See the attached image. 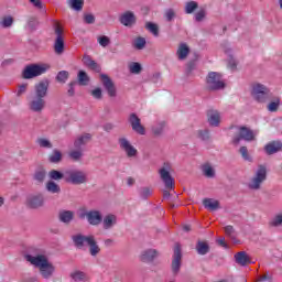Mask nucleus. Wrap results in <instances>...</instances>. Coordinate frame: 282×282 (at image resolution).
<instances>
[{"label":"nucleus","mask_w":282,"mask_h":282,"mask_svg":"<svg viewBox=\"0 0 282 282\" xmlns=\"http://www.w3.org/2000/svg\"><path fill=\"white\" fill-rule=\"evenodd\" d=\"M25 261L37 268L43 279H50L56 272V267L50 262L47 256L39 249H33L29 253L24 254Z\"/></svg>","instance_id":"obj_1"},{"label":"nucleus","mask_w":282,"mask_h":282,"mask_svg":"<svg viewBox=\"0 0 282 282\" xmlns=\"http://www.w3.org/2000/svg\"><path fill=\"white\" fill-rule=\"evenodd\" d=\"M50 89V79H43L34 86V94L29 104V108L34 113H41L45 109V98H47V90Z\"/></svg>","instance_id":"obj_2"},{"label":"nucleus","mask_w":282,"mask_h":282,"mask_svg":"<svg viewBox=\"0 0 282 282\" xmlns=\"http://www.w3.org/2000/svg\"><path fill=\"white\" fill-rule=\"evenodd\" d=\"M73 242L79 250H83L85 247H89V253L91 257H98V254H100V246H98L96 237L93 235L85 236L83 234H77L73 236Z\"/></svg>","instance_id":"obj_3"},{"label":"nucleus","mask_w":282,"mask_h":282,"mask_svg":"<svg viewBox=\"0 0 282 282\" xmlns=\"http://www.w3.org/2000/svg\"><path fill=\"white\" fill-rule=\"evenodd\" d=\"M206 85L208 91H220L226 89V83L223 79L221 73L209 72L206 77Z\"/></svg>","instance_id":"obj_4"},{"label":"nucleus","mask_w":282,"mask_h":282,"mask_svg":"<svg viewBox=\"0 0 282 282\" xmlns=\"http://www.w3.org/2000/svg\"><path fill=\"white\" fill-rule=\"evenodd\" d=\"M50 65L47 64H30L26 65L22 72V78L25 80H30L32 78H36V76H41L47 72Z\"/></svg>","instance_id":"obj_5"},{"label":"nucleus","mask_w":282,"mask_h":282,"mask_svg":"<svg viewBox=\"0 0 282 282\" xmlns=\"http://www.w3.org/2000/svg\"><path fill=\"white\" fill-rule=\"evenodd\" d=\"M251 96L257 102H268L272 98V93L265 85L254 84L252 86Z\"/></svg>","instance_id":"obj_6"},{"label":"nucleus","mask_w":282,"mask_h":282,"mask_svg":"<svg viewBox=\"0 0 282 282\" xmlns=\"http://www.w3.org/2000/svg\"><path fill=\"white\" fill-rule=\"evenodd\" d=\"M241 140H245L246 142H252V140H254V132L246 126L239 127L238 135L234 137L232 144H235V147H238Z\"/></svg>","instance_id":"obj_7"},{"label":"nucleus","mask_w":282,"mask_h":282,"mask_svg":"<svg viewBox=\"0 0 282 282\" xmlns=\"http://www.w3.org/2000/svg\"><path fill=\"white\" fill-rule=\"evenodd\" d=\"M89 173L83 170H67L64 174L56 170L48 173V177H88Z\"/></svg>","instance_id":"obj_8"},{"label":"nucleus","mask_w":282,"mask_h":282,"mask_svg":"<svg viewBox=\"0 0 282 282\" xmlns=\"http://www.w3.org/2000/svg\"><path fill=\"white\" fill-rule=\"evenodd\" d=\"M100 79L104 86V89L107 91L110 98H116L118 96V89L116 88V84L107 74H100Z\"/></svg>","instance_id":"obj_9"},{"label":"nucleus","mask_w":282,"mask_h":282,"mask_svg":"<svg viewBox=\"0 0 282 282\" xmlns=\"http://www.w3.org/2000/svg\"><path fill=\"white\" fill-rule=\"evenodd\" d=\"M128 122L130 123L134 133H138L139 135H147V129L144 128V126H142V121L135 112L130 113Z\"/></svg>","instance_id":"obj_10"},{"label":"nucleus","mask_w":282,"mask_h":282,"mask_svg":"<svg viewBox=\"0 0 282 282\" xmlns=\"http://www.w3.org/2000/svg\"><path fill=\"white\" fill-rule=\"evenodd\" d=\"M79 217L82 219H85L86 217L90 226H100V224H102V214L99 210L84 212L79 215Z\"/></svg>","instance_id":"obj_11"},{"label":"nucleus","mask_w":282,"mask_h":282,"mask_svg":"<svg viewBox=\"0 0 282 282\" xmlns=\"http://www.w3.org/2000/svg\"><path fill=\"white\" fill-rule=\"evenodd\" d=\"M118 143L120 149L124 151L127 158H137L138 156V149H135L133 145H131V142H129V139L127 138H119Z\"/></svg>","instance_id":"obj_12"},{"label":"nucleus","mask_w":282,"mask_h":282,"mask_svg":"<svg viewBox=\"0 0 282 282\" xmlns=\"http://www.w3.org/2000/svg\"><path fill=\"white\" fill-rule=\"evenodd\" d=\"M180 268H182V247L180 243H176L174 247V256L172 261V270L174 274L180 272Z\"/></svg>","instance_id":"obj_13"},{"label":"nucleus","mask_w":282,"mask_h":282,"mask_svg":"<svg viewBox=\"0 0 282 282\" xmlns=\"http://www.w3.org/2000/svg\"><path fill=\"white\" fill-rule=\"evenodd\" d=\"M138 21V18H135V13L132 11H126L119 17V22L121 25H124V28H133Z\"/></svg>","instance_id":"obj_14"},{"label":"nucleus","mask_w":282,"mask_h":282,"mask_svg":"<svg viewBox=\"0 0 282 282\" xmlns=\"http://www.w3.org/2000/svg\"><path fill=\"white\" fill-rule=\"evenodd\" d=\"M83 63L88 69H90L91 72H96V74H100V72H102V67L100 66V64L91 59V56L89 55H84Z\"/></svg>","instance_id":"obj_15"},{"label":"nucleus","mask_w":282,"mask_h":282,"mask_svg":"<svg viewBox=\"0 0 282 282\" xmlns=\"http://www.w3.org/2000/svg\"><path fill=\"white\" fill-rule=\"evenodd\" d=\"M26 204L30 208H41L45 204V198L41 194L33 195L28 198Z\"/></svg>","instance_id":"obj_16"},{"label":"nucleus","mask_w":282,"mask_h":282,"mask_svg":"<svg viewBox=\"0 0 282 282\" xmlns=\"http://www.w3.org/2000/svg\"><path fill=\"white\" fill-rule=\"evenodd\" d=\"M207 122L210 127H219L221 122V115L217 110H208L207 112Z\"/></svg>","instance_id":"obj_17"},{"label":"nucleus","mask_w":282,"mask_h":282,"mask_svg":"<svg viewBox=\"0 0 282 282\" xmlns=\"http://www.w3.org/2000/svg\"><path fill=\"white\" fill-rule=\"evenodd\" d=\"M264 151L267 155H274V153H279V151H282V142L272 141L264 147Z\"/></svg>","instance_id":"obj_18"},{"label":"nucleus","mask_w":282,"mask_h":282,"mask_svg":"<svg viewBox=\"0 0 282 282\" xmlns=\"http://www.w3.org/2000/svg\"><path fill=\"white\" fill-rule=\"evenodd\" d=\"M88 142H91V133H84L74 141V148L83 151V147Z\"/></svg>","instance_id":"obj_19"},{"label":"nucleus","mask_w":282,"mask_h":282,"mask_svg":"<svg viewBox=\"0 0 282 282\" xmlns=\"http://www.w3.org/2000/svg\"><path fill=\"white\" fill-rule=\"evenodd\" d=\"M158 250L147 249L141 253V261L143 263H152V261L158 257Z\"/></svg>","instance_id":"obj_20"},{"label":"nucleus","mask_w":282,"mask_h":282,"mask_svg":"<svg viewBox=\"0 0 282 282\" xmlns=\"http://www.w3.org/2000/svg\"><path fill=\"white\" fill-rule=\"evenodd\" d=\"M70 279L75 282H87L89 281V275L85 271L75 270L70 273Z\"/></svg>","instance_id":"obj_21"},{"label":"nucleus","mask_w":282,"mask_h":282,"mask_svg":"<svg viewBox=\"0 0 282 282\" xmlns=\"http://www.w3.org/2000/svg\"><path fill=\"white\" fill-rule=\"evenodd\" d=\"M101 221L105 230H109L110 228H113V226H116L118 218L116 217V215L109 214L105 216Z\"/></svg>","instance_id":"obj_22"},{"label":"nucleus","mask_w":282,"mask_h":282,"mask_svg":"<svg viewBox=\"0 0 282 282\" xmlns=\"http://www.w3.org/2000/svg\"><path fill=\"white\" fill-rule=\"evenodd\" d=\"M48 162L51 164H61V162H63V152L58 149H54L48 155Z\"/></svg>","instance_id":"obj_23"},{"label":"nucleus","mask_w":282,"mask_h":282,"mask_svg":"<svg viewBox=\"0 0 282 282\" xmlns=\"http://www.w3.org/2000/svg\"><path fill=\"white\" fill-rule=\"evenodd\" d=\"M235 261L238 263V265H248V263H250V257H248L246 251H240L235 254Z\"/></svg>","instance_id":"obj_24"},{"label":"nucleus","mask_w":282,"mask_h":282,"mask_svg":"<svg viewBox=\"0 0 282 282\" xmlns=\"http://www.w3.org/2000/svg\"><path fill=\"white\" fill-rule=\"evenodd\" d=\"M203 205L205 206V208H207V210H219V200L214 199V198H205L203 200Z\"/></svg>","instance_id":"obj_25"},{"label":"nucleus","mask_w":282,"mask_h":282,"mask_svg":"<svg viewBox=\"0 0 282 282\" xmlns=\"http://www.w3.org/2000/svg\"><path fill=\"white\" fill-rule=\"evenodd\" d=\"M176 54L178 56V61H184L187 58L188 54H191V48L188 47V45H186V43H182L178 46Z\"/></svg>","instance_id":"obj_26"},{"label":"nucleus","mask_w":282,"mask_h":282,"mask_svg":"<svg viewBox=\"0 0 282 282\" xmlns=\"http://www.w3.org/2000/svg\"><path fill=\"white\" fill-rule=\"evenodd\" d=\"M67 6L70 8V10L80 12L83 10V6H85V0H67Z\"/></svg>","instance_id":"obj_27"},{"label":"nucleus","mask_w":282,"mask_h":282,"mask_svg":"<svg viewBox=\"0 0 282 282\" xmlns=\"http://www.w3.org/2000/svg\"><path fill=\"white\" fill-rule=\"evenodd\" d=\"M166 127V121H160L154 127H152V133L155 138H160L164 133V128Z\"/></svg>","instance_id":"obj_28"},{"label":"nucleus","mask_w":282,"mask_h":282,"mask_svg":"<svg viewBox=\"0 0 282 282\" xmlns=\"http://www.w3.org/2000/svg\"><path fill=\"white\" fill-rule=\"evenodd\" d=\"M200 171H203V175L205 177H215V167L210 165V163H205L200 166Z\"/></svg>","instance_id":"obj_29"},{"label":"nucleus","mask_w":282,"mask_h":282,"mask_svg":"<svg viewBox=\"0 0 282 282\" xmlns=\"http://www.w3.org/2000/svg\"><path fill=\"white\" fill-rule=\"evenodd\" d=\"M74 219V212L72 210H62L59 212V220L63 224H69Z\"/></svg>","instance_id":"obj_30"},{"label":"nucleus","mask_w":282,"mask_h":282,"mask_svg":"<svg viewBox=\"0 0 282 282\" xmlns=\"http://www.w3.org/2000/svg\"><path fill=\"white\" fill-rule=\"evenodd\" d=\"M55 54H63L65 52V40L63 37H56L54 43Z\"/></svg>","instance_id":"obj_31"},{"label":"nucleus","mask_w":282,"mask_h":282,"mask_svg":"<svg viewBox=\"0 0 282 282\" xmlns=\"http://www.w3.org/2000/svg\"><path fill=\"white\" fill-rule=\"evenodd\" d=\"M77 80L78 85H82L83 87L89 85V75H87V72L79 70L77 74Z\"/></svg>","instance_id":"obj_32"},{"label":"nucleus","mask_w":282,"mask_h":282,"mask_svg":"<svg viewBox=\"0 0 282 282\" xmlns=\"http://www.w3.org/2000/svg\"><path fill=\"white\" fill-rule=\"evenodd\" d=\"M264 177H254L249 183L248 186L251 191H259L261 188V184H263Z\"/></svg>","instance_id":"obj_33"},{"label":"nucleus","mask_w":282,"mask_h":282,"mask_svg":"<svg viewBox=\"0 0 282 282\" xmlns=\"http://www.w3.org/2000/svg\"><path fill=\"white\" fill-rule=\"evenodd\" d=\"M40 22H39V18L36 17H30L28 19V23H26V28L30 32H34L36 31V29L39 28Z\"/></svg>","instance_id":"obj_34"},{"label":"nucleus","mask_w":282,"mask_h":282,"mask_svg":"<svg viewBox=\"0 0 282 282\" xmlns=\"http://www.w3.org/2000/svg\"><path fill=\"white\" fill-rule=\"evenodd\" d=\"M197 8H199V3H197L196 1H188L185 3V14H193V12H195V10H197Z\"/></svg>","instance_id":"obj_35"},{"label":"nucleus","mask_w":282,"mask_h":282,"mask_svg":"<svg viewBox=\"0 0 282 282\" xmlns=\"http://www.w3.org/2000/svg\"><path fill=\"white\" fill-rule=\"evenodd\" d=\"M132 45L135 50H144L147 47V39L139 36L134 39Z\"/></svg>","instance_id":"obj_36"},{"label":"nucleus","mask_w":282,"mask_h":282,"mask_svg":"<svg viewBox=\"0 0 282 282\" xmlns=\"http://www.w3.org/2000/svg\"><path fill=\"white\" fill-rule=\"evenodd\" d=\"M145 29H148V31L151 32L153 36H160V26H158V24L153 22H147Z\"/></svg>","instance_id":"obj_37"},{"label":"nucleus","mask_w":282,"mask_h":282,"mask_svg":"<svg viewBox=\"0 0 282 282\" xmlns=\"http://www.w3.org/2000/svg\"><path fill=\"white\" fill-rule=\"evenodd\" d=\"M68 158H70L73 162H80V160H83V150L76 149L70 151Z\"/></svg>","instance_id":"obj_38"},{"label":"nucleus","mask_w":282,"mask_h":282,"mask_svg":"<svg viewBox=\"0 0 282 282\" xmlns=\"http://www.w3.org/2000/svg\"><path fill=\"white\" fill-rule=\"evenodd\" d=\"M196 67H197V56L187 63L186 70H185L186 76H191V74L195 72Z\"/></svg>","instance_id":"obj_39"},{"label":"nucleus","mask_w":282,"mask_h":282,"mask_svg":"<svg viewBox=\"0 0 282 282\" xmlns=\"http://www.w3.org/2000/svg\"><path fill=\"white\" fill-rule=\"evenodd\" d=\"M36 144H39V147L41 149H52L54 145L52 144L51 140H47L45 138H39L36 140Z\"/></svg>","instance_id":"obj_40"},{"label":"nucleus","mask_w":282,"mask_h":282,"mask_svg":"<svg viewBox=\"0 0 282 282\" xmlns=\"http://www.w3.org/2000/svg\"><path fill=\"white\" fill-rule=\"evenodd\" d=\"M196 250H197L198 254L204 256V254H208V250H210V248L208 247V243L198 241V243L196 246Z\"/></svg>","instance_id":"obj_41"},{"label":"nucleus","mask_w":282,"mask_h":282,"mask_svg":"<svg viewBox=\"0 0 282 282\" xmlns=\"http://www.w3.org/2000/svg\"><path fill=\"white\" fill-rule=\"evenodd\" d=\"M46 191L48 193L56 194V193H61V187L55 182L50 181L46 183Z\"/></svg>","instance_id":"obj_42"},{"label":"nucleus","mask_w":282,"mask_h":282,"mask_svg":"<svg viewBox=\"0 0 282 282\" xmlns=\"http://www.w3.org/2000/svg\"><path fill=\"white\" fill-rule=\"evenodd\" d=\"M159 173L161 177H171V164L164 163L163 167L159 170Z\"/></svg>","instance_id":"obj_43"},{"label":"nucleus","mask_w":282,"mask_h":282,"mask_svg":"<svg viewBox=\"0 0 282 282\" xmlns=\"http://www.w3.org/2000/svg\"><path fill=\"white\" fill-rule=\"evenodd\" d=\"M130 74H140L142 72V64L138 62H132L129 65Z\"/></svg>","instance_id":"obj_44"},{"label":"nucleus","mask_w":282,"mask_h":282,"mask_svg":"<svg viewBox=\"0 0 282 282\" xmlns=\"http://www.w3.org/2000/svg\"><path fill=\"white\" fill-rule=\"evenodd\" d=\"M66 184H73V185H78V184H85L87 182V178L85 177H66Z\"/></svg>","instance_id":"obj_45"},{"label":"nucleus","mask_w":282,"mask_h":282,"mask_svg":"<svg viewBox=\"0 0 282 282\" xmlns=\"http://www.w3.org/2000/svg\"><path fill=\"white\" fill-rule=\"evenodd\" d=\"M99 45H101V47H109V45H111V39H109V36L107 35H100L97 39Z\"/></svg>","instance_id":"obj_46"},{"label":"nucleus","mask_w":282,"mask_h":282,"mask_svg":"<svg viewBox=\"0 0 282 282\" xmlns=\"http://www.w3.org/2000/svg\"><path fill=\"white\" fill-rule=\"evenodd\" d=\"M197 134L199 140H203V142H207V140H210V131L208 129L198 130Z\"/></svg>","instance_id":"obj_47"},{"label":"nucleus","mask_w":282,"mask_h":282,"mask_svg":"<svg viewBox=\"0 0 282 282\" xmlns=\"http://www.w3.org/2000/svg\"><path fill=\"white\" fill-rule=\"evenodd\" d=\"M280 106H281V99L276 98L274 101H271L268 105V111H271V112L279 111Z\"/></svg>","instance_id":"obj_48"},{"label":"nucleus","mask_w":282,"mask_h":282,"mask_svg":"<svg viewBox=\"0 0 282 282\" xmlns=\"http://www.w3.org/2000/svg\"><path fill=\"white\" fill-rule=\"evenodd\" d=\"M194 19L196 23H202V21L206 20V11L205 9H200L198 12L194 14Z\"/></svg>","instance_id":"obj_49"},{"label":"nucleus","mask_w":282,"mask_h":282,"mask_svg":"<svg viewBox=\"0 0 282 282\" xmlns=\"http://www.w3.org/2000/svg\"><path fill=\"white\" fill-rule=\"evenodd\" d=\"M69 78V72L67 70H61L57 76L56 80L57 83H66V80Z\"/></svg>","instance_id":"obj_50"},{"label":"nucleus","mask_w":282,"mask_h":282,"mask_svg":"<svg viewBox=\"0 0 282 282\" xmlns=\"http://www.w3.org/2000/svg\"><path fill=\"white\" fill-rule=\"evenodd\" d=\"M163 184L167 191H172L173 186H175V181L173 177H163Z\"/></svg>","instance_id":"obj_51"},{"label":"nucleus","mask_w":282,"mask_h":282,"mask_svg":"<svg viewBox=\"0 0 282 282\" xmlns=\"http://www.w3.org/2000/svg\"><path fill=\"white\" fill-rule=\"evenodd\" d=\"M12 23H14V19L12 17H4L1 21L2 28H12Z\"/></svg>","instance_id":"obj_52"},{"label":"nucleus","mask_w":282,"mask_h":282,"mask_svg":"<svg viewBox=\"0 0 282 282\" xmlns=\"http://www.w3.org/2000/svg\"><path fill=\"white\" fill-rule=\"evenodd\" d=\"M84 22L88 25H94L96 23V17L91 13L84 14Z\"/></svg>","instance_id":"obj_53"},{"label":"nucleus","mask_w":282,"mask_h":282,"mask_svg":"<svg viewBox=\"0 0 282 282\" xmlns=\"http://www.w3.org/2000/svg\"><path fill=\"white\" fill-rule=\"evenodd\" d=\"M239 153L241 154L243 160H246L247 162H251L252 161V159L250 158V154H248V148L247 147H241L239 149Z\"/></svg>","instance_id":"obj_54"},{"label":"nucleus","mask_w":282,"mask_h":282,"mask_svg":"<svg viewBox=\"0 0 282 282\" xmlns=\"http://www.w3.org/2000/svg\"><path fill=\"white\" fill-rule=\"evenodd\" d=\"M77 85H78V82H76V80L70 82V83L68 84L67 94H68V96H69L70 98H74V96H75V94H76L74 87L77 86Z\"/></svg>","instance_id":"obj_55"},{"label":"nucleus","mask_w":282,"mask_h":282,"mask_svg":"<svg viewBox=\"0 0 282 282\" xmlns=\"http://www.w3.org/2000/svg\"><path fill=\"white\" fill-rule=\"evenodd\" d=\"M140 195L143 199H147L148 197H151V195H153V191L149 187H143L140 192Z\"/></svg>","instance_id":"obj_56"},{"label":"nucleus","mask_w":282,"mask_h":282,"mask_svg":"<svg viewBox=\"0 0 282 282\" xmlns=\"http://www.w3.org/2000/svg\"><path fill=\"white\" fill-rule=\"evenodd\" d=\"M267 175H268V170L265 169L264 165H260L256 173V177H265Z\"/></svg>","instance_id":"obj_57"},{"label":"nucleus","mask_w":282,"mask_h":282,"mask_svg":"<svg viewBox=\"0 0 282 282\" xmlns=\"http://www.w3.org/2000/svg\"><path fill=\"white\" fill-rule=\"evenodd\" d=\"M91 97L96 98V100H102V89L95 88L94 90H91Z\"/></svg>","instance_id":"obj_58"},{"label":"nucleus","mask_w":282,"mask_h":282,"mask_svg":"<svg viewBox=\"0 0 282 282\" xmlns=\"http://www.w3.org/2000/svg\"><path fill=\"white\" fill-rule=\"evenodd\" d=\"M45 175H47V172L45 171V167L39 166L35 170L34 177H45Z\"/></svg>","instance_id":"obj_59"},{"label":"nucleus","mask_w":282,"mask_h":282,"mask_svg":"<svg viewBox=\"0 0 282 282\" xmlns=\"http://www.w3.org/2000/svg\"><path fill=\"white\" fill-rule=\"evenodd\" d=\"M165 19L169 23H171V21H173V19H175V10L173 9H167L165 11Z\"/></svg>","instance_id":"obj_60"},{"label":"nucleus","mask_w":282,"mask_h":282,"mask_svg":"<svg viewBox=\"0 0 282 282\" xmlns=\"http://www.w3.org/2000/svg\"><path fill=\"white\" fill-rule=\"evenodd\" d=\"M282 224V214H279L276 216H274L271 220V226H281Z\"/></svg>","instance_id":"obj_61"},{"label":"nucleus","mask_w":282,"mask_h":282,"mask_svg":"<svg viewBox=\"0 0 282 282\" xmlns=\"http://www.w3.org/2000/svg\"><path fill=\"white\" fill-rule=\"evenodd\" d=\"M26 91H28V84H21L17 93L18 98H21V96H23V94H25Z\"/></svg>","instance_id":"obj_62"},{"label":"nucleus","mask_w":282,"mask_h":282,"mask_svg":"<svg viewBox=\"0 0 282 282\" xmlns=\"http://www.w3.org/2000/svg\"><path fill=\"white\" fill-rule=\"evenodd\" d=\"M34 8H37V10H43V2L41 0H29Z\"/></svg>","instance_id":"obj_63"},{"label":"nucleus","mask_w":282,"mask_h":282,"mask_svg":"<svg viewBox=\"0 0 282 282\" xmlns=\"http://www.w3.org/2000/svg\"><path fill=\"white\" fill-rule=\"evenodd\" d=\"M225 232L228 237H232L235 235V228L230 225L225 227Z\"/></svg>","instance_id":"obj_64"}]
</instances>
